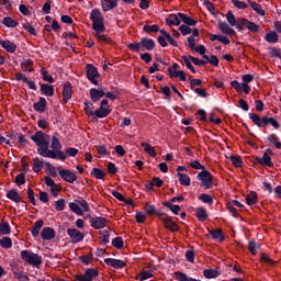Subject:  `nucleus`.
<instances>
[{"label": "nucleus", "instance_id": "60", "mask_svg": "<svg viewBox=\"0 0 281 281\" xmlns=\"http://www.w3.org/2000/svg\"><path fill=\"white\" fill-rule=\"evenodd\" d=\"M144 211L146 212V214H148V216H153L156 213L155 205H153L150 203L145 204Z\"/></svg>", "mask_w": 281, "mask_h": 281}, {"label": "nucleus", "instance_id": "27", "mask_svg": "<svg viewBox=\"0 0 281 281\" xmlns=\"http://www.w3.org/2000/svg\"><path fill=\"white\" fill-rule=\"evenodd\" d=\"M167 25L171 27V25H181V18H179V13L175 14L171 13L169 16L166 19Z\"/></svg>", "mask_w": 281, "mask_h": 281}, {"label": "nucleus", "instance_id": "47", "mask_svg": "<svg viewBox=\"0 0 281 281\" xmlns=\"http://www.w3.org/2000/svg\"><path fill=\"white\" fill-rule=\"evenodd\" d=\"M0 246L2 249H11L12 248V239L10 237H3L0 239Z\"/></svg>", "mask_w": 281, "mask_h": 281}, {"label": "nucleus", "instance_id": "6", "mask_svg": "<svg viewBox=\"0 0 281 281\" xmlns=\"http://www.w3.org/2000/svg\"><path fill=\"white\" fill-rule=\"evenodd\" d=\"M21 258L24 262H27V265H32V267H38L40 265H43V257L30 250H22Z\"/></svg>", "mask_w": 281, "mask_h": 281}, {"label": "nucleus", "instance_id": "7", "mask_svg": "<svg viewBox=\"0 0 281 281\" xmlns=\"http://www.w3.org/2000/svg\"><path fill=\"white\" fill-rule=\"evenodd\" d=\"M111 109H109V100L104 99L100 103V108L95 110V116L92 117V122H98L100 120L108 117L111 114Z\"/></svg>", "mask_w": 281, "mask_h": 281}, {"label": "nucleus", "instance_id": "64", "mask_svg": "<svg viewBox=\"0 0 281 281\" xmlns=\"http://www.w3.org/2000/svg\"><path fill=\"white\" fill-rule=\"evenodd\" d=\"M59 176L60 177H76V175L71 170L67 169H58Z\"/></svg>", "mask_w": 281, "mask_h": 281}, {"label": "nucleus", "instance_id": "13", "mask_svg": "<svg viewBox=\"0 0 281 281\" xmlns=\"http://www.w3.org/2000/svg\"><path fill=\"white\" fill-rule=\"evenodd\" d=\"M218 30L221 31L222 34H226V36H234L236 35V31L227 24V22H223L218 20Z\"/></svg>", "mask_w": 281, "mask_h": 281}, {"label": "nucleus", "instance_id": "12", "mask_svg": "<svg viewBox=\"0 0 281 281\" xmlns=\"http://www.w3.org/2000/svg\"><path fill=\"white\" fill-rule=\"evenodd\" d=\"M89 222L93 229H104L106 227V218L104 217H90Z\"/></svg>", "mask_w": 281, "mask_h": 281}, {"label": "nucleus", "instance_id": "36", "mask_svg": "<svg viewBox=\"0 0 281 281\" xmlns=\"http://www.w3.org/2000/svg\"><path fill=\"white\" fill-rule=\"evenodd\" d=\"M246 203L247 205H256L258 203V193L251 191L246 195Z\"/></svg>", "mask_w": 281, "mask_h": 281}, {"label": "nucleus", "instance_id": "56", "mask_svg": "<svg viewBox=\"0 0 281 281\" xmlns=\"http://www.w3.org/2000/svg\"><path fill=\"white\" fill-rule=\"evenodd\" d=\"M178 30L179 32H181L182 36H188V34H192V29L186 24H181Z\"/></svg>", "mask_w": 281, "mask_h": 281}, {"label": "nucleus", "instance_id": "14", "mask_svg": "<svg viewBox=\"0 0 281 281\" xmlns=\"http://www.w3.org/2000/svg\"><path fill=\"white\" fill-rule=\"evenodd\" d=\"M104 262L108 267H113V269H124L126 267V262L120 259L106 258Z\"/></svg>", "mask_w": 281, "mask_h": 281}, {"label": "nucleus", "instance_id": "5", "mask_svg": "<svg viewBox=\"0 0 281 281\" xmlns=\"http://www.w3.org/2000/svg\"><path fill=\"white\" fill-rule=\"evenodd\" d=\"M155 47H156L155 40L148 38V37H143L140 38V42H134L127 45V48L130 49V52H135L136 54H139L142 49H146L147 52H153Z\"/></svg>", "mask_w": 281, "mask_h": 281}, {"label": "nucleus", "instance_id": "4", "mask_svg": "<svg viewBox=\"0 0 281 281\" xmlns=\"http://www.w3.org/2000/svg\"><path fill=\"white\" fill-rule=\"evenodd\" d=\"M248 117L249 120H251L255 126H258V128H265V126H269V124H271L273 128H280V123L274 117H269V116L260 117V115L256 113H249Z\"/></svg>", "mask_w": 281, "mask_h": 281}, {"label": "nucleus", "instance_id": "8", "mask_svg": "<svg viewBox=\"0 0 281 281\" xmlns=\"http://www.w3.org/2000/svg\"><path fill=\"white\" fill-rule=\"evenodd\" d=\"M86 76L92 85H95V87H98V79L95 78H100V72H98V68L95 66H93L92 64L86 65Z\"/></svg>", "mask_w": 281, "mask_h": 281}, {"label": "nucleus", "instance_id": "2", "mask_svg": "<svg viewBox=\"0 0 281 281\" xmlns=\"http://www.w3.org/2000/svg\"><path fill=\"white\" fill-rule=\"evenodd\" d=\"M50 148L52 149L47 148L45 151L46 154H44L46 159H60V161H65V159H67V155L63 151V144H60V139H58V137H52Z\"/></svg>", "mask_w": 281, "mask_h": 281}, {"label": "nucleus", "instance_id": "54", "mask_svg": "<svg viewBox=\"0 0 281 281\" xmlns=\"http://www.w3.org/2000/svg\"><path fill=\"white\" fill-rule=\"evenodd\" d=\"M153 278V273L148 271H143L136 276V280L144 281Z\"/></svg>", "mask_w": 281, "mask_h": 281}, {"label": "nucleus", "instance_id": "37", "mask_svg": "<svg viewBox=\"0 0 281 281\" xmlns=\"http://www.w3.org/2000/svg\"><path fill=\"white\" fill-rule=\"evenodd\" d=\"M140 146H143L145 153H147L149 157H157L155 147H153L150 144L143 142V143H140Z\"/></svg>", "mask_w": 281, "mask_h": 281}, {"label": "nucleus", "instance_id": "9", "mask_svg": "<svg viewBox=\"0 0 281 281\" xmlns=\"http://www.w3.org/2000/svg\"><path fill=\"white\" fill-rule=\"evenodd\" d=\"M67 234L74 245L85 240V233L78 231L77 228H68Z\"/></svg>", "mask_w": 281, "mask_h": 281}, {"label": "nucleus", "instance_id": "24", "mask_svg": "<svg viewBox=\"0 0 281 281\" xmlns=\"http://www.w3.org/2000/svg\"><path fill=\"white\" fill-rule=\"evenodd\" d=\"M164 186V181L159 178H154L151 179V181L147 182L145 184L146 190H148L149 192H153L154 187L156 188H161Z\"/></svg>", "mask_w": 281, "mask_h": 281}, {"label": "nucleus", "instance_id": "15", "mask_svg": "<svg viewBox=\"0 0 281 281\" xmlns=\"http://www.w3.org/2000/svg\"><path fill=\"white\" fill-rule=\"evenodd\" d=\"M0 47L9 52V54H14L16 52V44L10 40H0Z\"/></svg>", "mask_w": 281, "mask_h": 281}, {"label": "nucleus", "instance_id": "55", "mask_svg": "<svg viewBox=\"0 0 281 281\" xmlns=\"http://www.w3.org/2000/svg\"><path fill=\"white\" fill-rule=\"evenodd\" d=\"M226 21L229 23V25H232V27H234V25H236V15H234V13L232 11H228L226 13Z\"/></svg>", "mask_w": 281, "mask_h": 281}, {"label": "nucleus", "instance_id": "63", "mask_svg": "<svg viewBox=\"0 0 281 281\" xmlns=\"http://www.w3.org/2000/svg\"><path fill=\"white\" fill-rule=\"evenodd\" d=\"M178 177H188V167L180 166L177 168Z\"/></svg>", "mask_w": 281, "mask_h": 281}, {"label": "nucleus", "instance_id": "62", "mask_svg": "<svg viewBox=\"0 0 281 281\" xmlns=\"http://www.w3.org/2000/svg\"><path fill=\"white\" fill-rule=\"evenodd\" d=\"M55 210H57V212H63V210H65V199H59L56 201Z\"/></svg>", "mask_w": 281, "mask_h": 281}, {"label": "nucleus", "instance_id": "58", "mask_svg": "<svg viewBox=\"0 0 281 281\" xmlns=\"http://www.w3.org/2000/svg\"><path fill=\"white\" fill-rule=\"evenodd\" d=\"M112 245L116 249H122V247H124V240L122 239V237H116L112 240Z\"/></svg>", "mask_w": 281, "mask_h": 281}, {"label": "nucleus", "instance_id": "43", "mask_svg": "<svg viewBox=\"0 0 281 281\" xmlns=\"http://www.w3.org/2000/svg\"><path fill=\"white\" fill-rule=\"evenodd\" d=\"M21 164H22L23 172H20L16 177H25V172H27L30 170V165H27V157H23L21 159Z\"/></svg>", "mask_w": 281, "mask_h": 281}, {"label": "nucleus", "instance_id": "29", "mask_svg": "<svg viewBox=\"0 0 281 281\" xmlns=\"http://www.w3.org/2000/svg\"><path fill=\"white\" fill-rule=\"evenodd\" d=\"M72 93H74V87L71 86V82L67 81L63 86L61 95L63 98H71Z\"/></svg>", "mask_w": 281, "mask_h": 281}, {"label": "nucleus", "instance_id": "59", "mask_svg": "<svg viewBox=\"0 0 281 281\" xmlns=\"http://www.w3.org/2000/svg\"><path fill=\"white\" fill-rule=\"evenodd\" d=\"M91 177H106V172H104L100 168H93L90 172Z\"/></svg>", "mask_w": 281, "mask_h": 281}, {"label": "nucleus", "instance_id": "16", "mask_svg": "<svg viewBox=\"0 0 281 281\" xmlns=\"http://www.w3.org/2000/svg\"><path fill=\"white\" fill-rule=\"evenodd\" d=\"M120 0H101V7L103 12H111L114 8H117Z\"/></svg>", "mask_w": 281, "mask_h": 281}, {"label": "nucleus", "instance_id": "50", "mask_svg": "<svg viewBox=\"0 0 281 281\" xmlns=\"http://www.w3.org/2000/svg\"><path fill=\"white\" fill-rule=\"evenodd\" d=\"M232 3L238 10H247V8H249V4H247V2H245V1L232 0Z\"/></svg>", "mask_w": 281, "mask_h": 281}, {"label": "nucleus", "instance_id": "45", "mask_svg": "<svg viewBox=\"0 0 281 281\" xmlns=\"http://www.w3.org/2000/svg\"><path fill=\"white\" fill-rule=\"evenodd\" d=\"M210 234H211L212 238L220 239V243H223V240H225V236H223L222 229L211 231Z\"/></svg>", "mask_w": 281, "mask_h": 281}, {"label": "nucleus", "instance_id": "46", "mask_svg": "<svg viewBox=\"0 0 281 281\" xmlns=\"http://www.w3.org/2000/svg\"><path fill=\"white\" fill-rule=\"evenodd\" d=\"M203 276H204V278H207V280H210L212 278H218V271H216L214 269H205L203 271Z\"/></svg>", "mask_w": 281, "mask_h": 281}, {"label": "nucleus", "instance_id": "42", "mask_svg": "<svg viewBox=\"0 0 281 281\" xmlns=\"http://www.w3.org/2000/svg\"><path fill=\"white\" fill-rule=\"evenodd\" d=\"M162 205H165V207H168V210H170L176 215L179 214V212H181V206L175 205L170 202H164Z\"/></svg>", "mask_w": 281, "mask_h": 281}, {"label": "nucleus", "instance_id": "35", "mask_svg": "<svg viewBox=\"0 0 281 281\" xmlns=\"http://www.w3.org/2000/svg\"><path fill=\"white\" fill-rule=\"evenodd\" d=\"M34 61L32 59H26L23 63H21V69L22 71H27L29 74H32L34 71Z\"/></svg>", "mask_w": 281, "mask_h": 281}, {"label": "nucleus", "instance_id": "30", "mask_svg": "<svg viewBox=\"0 0 281 281\" xmlns=\"http://www.w3.org/2000/svg\"><path fill=\"white\" fill-rule=\"evenodd\" d=\"M7 199H10V201H13L14 203H21V201H23V198H21L19 192H16L14 189L8 191Z\"/></svg>", "mask_w": 281, "mask_h": 281}, {"label": "nucleus", "instance_id": "33", "mask_svg": "<svg viewBox=\"0 0 281 281\" xmlns=\"http://www.w3.org/2000/svg\"><path fill=\"white\" fill-rule=\"evenodd\" d=\"M161 36H158L157 41L160 47H166L168 45V42L166 38L170 36V33L166 32V30H159Z\"/></svg>", "mask_w": 281, "mask_h": 281}, {"label": "nucleus", "instance_id": "18", "mask_svg": "<svg viewBox=\"0 0 281 281\" xmlns=\"http://www.w3.org/2000/svg\"><path fill=\"white\" fill-rule=\"evenodd\" d=\"M41 236L43 240H52L56 238V231L52 227H44L41 232Z\"/></svg>", "mask_w": 281, "mask_h": 281}, {"label": "nucleus", "instance_id": "1", "mask_svg": "<svg viewBox=\"0 0 281 281\" xmlns=\"http://www.w3.org/2000/svg\"><path fill=\"white\" fill-rule=\"evenodd\" d=\"M90 21L92 22V30L97 32L94 36L99 41V43H113V40H111V37L102 34V32H106V26L104 25V15H102L100 9H93L91 11Z\"/></svg>", "mask_w": 281, "mask_h": 281}, {"label": "nucleus", "instance_id": "52", "mask_svg": "<svg viewBox=\"0 0 281 281\" xmlns=\"http://www.w3.org/2000/svg\"><path fill=\"white\" fill-rule=\"evenodd\" d=\"M33 170L34 172H41V170H43V161H41V159H33Z\"/></svg>", "mask_w": 281, "mask_h": 281}, {"label": "nucleus", "instance_id": "44", "mask_svg": "<svg viewBox=\"0 0 281 281\" xmlns=\"http://www.w3.org/2000/svg\"><path fill=\"white\" fill-rule=\"evenodd\" d=\"M229 161H232L235 168H240L243 166V158L240 156H229Z\"/></svg>", "mask_w": 281, "mask_h": 281}, {"label": "nucleus", "instance_id": "23", "mask_svg": "<svg viewBox=\"0 0 281 281\" xmlns=\"http://www.w3.org/2000/svg\"><path fill=\"white\" fill-rule=\"evenodd\" d=\"M168 74L170 78H180L181 82H186V71L183 70H172V68H168Z\"/></svg>", "mask_w": 281, "mask_h": 281}, {"label": "nucleus", "instance_id": "11", "mask_svg": "<svg viewBox=\"0 0 281 281\" xmlns=\"http://www.w3.org/2000/svg\"><path fill=\"white\" fill-rule=\"evenodd\" d=\"M240 25H243L244 27H247L249 32H252V34H258L260 32V25L249 21L248 19L241 18Z\"/></svg>", "mask_w": 281, "mask_h": 281}, {"label": "nucleus", "instance_id": "41", "mask_svg": "<svg viewBox=\"0 0 281 281\" xmlns=\"http://www.w3.org/2000/svg\"><path fill=\"white\" fill-rule=\"evenodd\" d=\"M69 209L71 210V212H74L78 216H82L83 214L82 209H80V205L78 204V202H70Z\"/></svg>", "mask_w": 281, "mask_h": 281}, {"label": "nucleus", "instance_id": "32", "mask_svg": "<svg viewBox=\"0 0 281 281\" xmlns=\"http://www.w3.org/2000/svg\"><path fill=\"white\" fill-rule=\"evenodd\" d=\"M265 41H267V43H278V41H280V36L278 35V32L270 31L265 35Z\"/></svg>", "mask_w": 281, "mask_h": 281}, {"label": "nucleus", "instance_id": "21", "mask_svg": "<svg viewBox=\"0 0 281 281\" xmlns=\"http://www.w3.org/2000/svg\"><path fill=\"white\" fill-rule=\"evenodd\" d=\"M161 221L166 229H169L170 232H179V226L177 225V223L172 221V218L167 217V218H161Z\"/></svg>", "mask_w": 281, "mask_h": 281}, {"label": "nucleus", "instance_id": "20", "mask_svg": "<svg viewBox=\"0 0 281 281\" xmlns=\"http://www.w3.org/2000/svg\"><path fill=\"white\" fill-rule=\"evenodd\" d=\"M40 90L42 91V95H46L47 98H53L54 95V86L49 83H41Z\"/></svg>", "mask_w": 281, "mask_h": 281}, {"label": "nucleus", "instance_id": "39", "mask_svg": "<svg viewBox=\"0 0 281 281\" xmlns=\"http://www.w3.org/2000/svg\"><path fill=\"white\" fill-rule=\"evenodd\" d=\"M12 232L10 224L2 222L0 223V236H8Z\"/></svg>", "mask_w": 281, "mask_h": 281}, {"label": "nucleus", "instance_id": "3", "mask_svg": "<svg viewBox=\"0 0 281 281\" xmlns=\"http://www.w3.org/2000/svg\"><path fill=\"white\" fill-rule=\"evenodd\" d=\"M31 139L38 147L37 154L41 155V157H45L47 148H49V135L43 131H37L31 136Z\"/></svg>", "mask_w": 281, "mask_h": 281}, {"label": "nucleus", "instance_id": "22", "mask_svg": "<svg viewBox=\"0 0 281 281\" xmlns=\"http://www.w3.org/2000/svg\"><path fill=\"white\" fill-rule=\"evenodd\" d=\"M178 16L180 19V22L182 21L184 25H189L190 27H194V25H196V21L186 13L179 12Z\"/></svg>", "mask_w": 281, "mask_h": 281}, {"label": "nucleus", "instance_id": "53", "mask_svg": "<svg viewBox=\"0 0 281 281\" xmlns=\"http://www.w3.org/2000/svg\"><path fill=\"white\" fill-rule=\"evenodd\" d=\"M109 232H111V228L100 232L102 245H109V236H110Z\"/></svg>", "mask_w": 281, "mask_h": 281}, {"label": "nucleus", "instance_id": "48", "mask_svg": "<svg viewBox=\"0 0 281 281\" xmlns=\"http://www.w3.org/2000/svg\"><path fill=\"white\" fill-rule=\"evenodd\" d=\"M182 60H183L187 69L192 71V74H196V69H194V66H192V61H190V57L182 55Z\"/></svg>", "mask_w": 281, "mask_h": 281}, {"label": "nucleus", "instance_id": "17", "mask_svg": "<svg viewBox=\"0 0 281 281\" xmlns=\"http://www.w3.org/2000/svg\"><path fill=\"white\" fill-rule=\"evenodd\" d=\"M33 109H34V111H36V113H45V111L47 109V100L45 98L41 97L40 101H37L33 104Z\"/></svg>", "mask_w": 281, "mask_h": 281}, {"label": "nucleus", "instance_id": "19", "mask_svg": "<svg viewBox=\"0 0 281 281\" xmlns=\"http://www.w3.org/2000/svg\"><path fill=\"white\" fill-rule=\"evenodd\" d=\"M256 162L260 164V166H268V168L273 167V162L271 161V156L269 154L263 153L262 157H257Z\"/></svg>", "mask_w": 281, "mask_h": 281}, {"label": "nucleus", "instance_id": "61", "mask_svg": "<svg viewBox=\"0 0 281 281\" xmlns=\"http://www.w3.org/2000/svg\"><path fill=\"white\" fill-rule=\"evenodd\" d=\"M23 27L26 32H29V34H31L32 36H36V29H34V26H32V24H30L29 22L23 24Z\"/></svg>", "mask_w": 281, "mask_h": 281}, {"label": "nucleus", "instance_id": "10", "mask_svg": "<svg viewBox=\"0 0 281 281\" xmlns=\"http://www.w3.org/2000/svg\"><path fill=\"white\" fill-rule=\"evenodd\" d=\"M93 278H98V270L87 269L83 274H76L75 280L78 281H93Z\"/></svg>", "mask_w": 281, "mask_h": 281}, {"label": "nucleus", "instance_id": "34", "mask_svg": "<svg viewBox=\"0 0 281 281\" xmlns=\"http://www.w3.org/2000/svg\"><path fill=\"white\" fill-rule=\"evenodd\" d=\"M0 23L2 25H5V27H16L19 25V22L10 16H5L2 20H0Z\"/></svg>", "mask_w": 281, "mask_h": 281}, {"label": "nucleus", "instance_id": "31", "mask_svg": "<svg viewBox=\"0 0 281 281\" xmlns=\"http://www.w3.org/2000/svg\"><path fill=\"white\" fill-rule=\"evenodd\" d=\"M44 221L43 220H38L37 222H35V224L33 225V228L31 231L32 236H34V238H37L38 234H41V229H43V225H44Z\"/></svg>", "mask_w": 281, "mask_h": 281}, {"label": "nucleus", "instance_id": "57", "mask_svg": "<svg viewBox=\"0 0 281 281\" xmlns=\"http://www.w3.org/2000/svg\"><path fill=\"white\" fill-rule=\"evenodd\" d=\"M196 218H199V221H205V218H207V211L203 207L198 209Z\"/></svg>", "mask_w": 281, "mask_h": 281}, {"label": "nucleus", "instance_id": "38", "mask_svg": "<svg viewBox=\"0 0 281 281\" xmlns=\"http://www.w3.org/2000/svg\"><path fill=\"white\" fill-rule=\"evenodd\" d=\"M83 104H85L86 115H89L91 117H95V111L93 112V109H94L93 103L85 101Z\"/></svg>", "mask_w": 281, "mask_h": 281}, {"label": "nucleus", "instance_id": "26", "mask_svg": "<svg viewBox=\"0 0 281 281\" xmlns=\"http://www.w3.org/2000/svg\"><path fill=\"white\" fill-rule=\"evenodd\" d=\"M101 98H104V92L102 90H98L97 88L90 89V99L92 102H98Z\"/></svg>", "mask_w": 281, "mask_h": 281}, {"label": "nucleus", "instance_id": "28", "mask_svg": "<svg viewBox=\"0 0 281 281\" xmlns=\"http://www.w3.org/2000/svg\"><path fill=\"white\" fill-rule=\"evenodd\" d=\"M247 3L252 8V10L259 14V16H265V9H262V5L252 1V0H247Z\"/></svg>", "mask_w": 281, "mask_h": 281}, {"label": "nucleus", "instance_id": "25", "mask_svg": "<svg viewBox=\"0 0 281 281\" xmlns=\"http://www.w3.org/2000/svg\"><path fill=\"white\" fill-rule=\"evenodd\" d=\"M201 187L204 188V190H210L211 188H214V178L212 177H200Z\"/></svg>", "mask_w": 281, "mask_h": 281}, {"label": "nucleus", "instance_id": "49", "mask_svg": "<svg viewBox=\"0 0 281 281\" xmlns=\"http://www.w3.org/2000/svg\"><path fill=\"white\" fill-rule=\"evenodd\" d=\"M189 59L191 60V63H193V65H196V67H203V66L207 65V61H205L203 59H199L192 55H189Z\"/></svg>", "mask_w": 281, "mask_h": 281}, {"label": "nucleus", "instance_id": "51", "mask_svg": "<svg viewBox=\"0 0 281 281\" xmlns=\"http://www.w3.org/2000/svg\"><path fill=\"white\" fill-rule=\"evenodd\" d=\"M143 31L146 32L147 34H153V32L157 33V32H159V25H157V24L145 25L143 27Z\"/></svg>", "mask_w": 281, "mask_h": 281}, {"label": "nucleus", "instance_id": "40", "mask_svg": "<svg viewBox=\"0 0 281 281\" xmlns=\"http://www.w3.org/2000/svg\"><path fill=\"white\" fill-rule=\"evenodd\" d=\"M41 76L45 82H49L50 85L55 82L54 77L49 76L46 68H41Z\"/></svg>", "mask_w": 281, "mask_h": 281}]
</instances>
